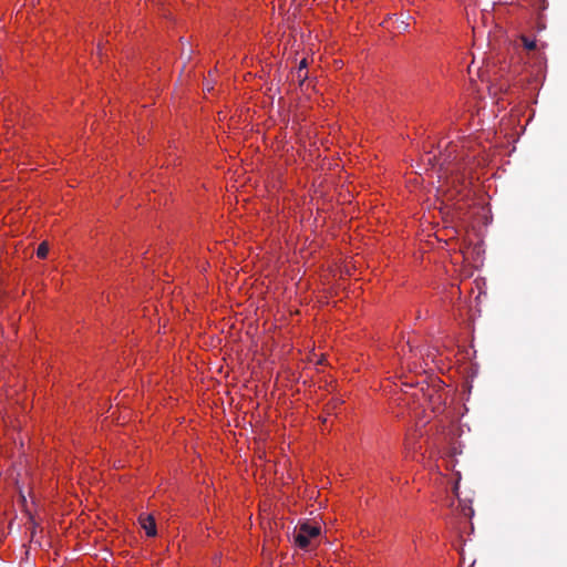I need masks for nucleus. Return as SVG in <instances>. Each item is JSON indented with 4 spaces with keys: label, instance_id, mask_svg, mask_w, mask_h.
I'll use <instances>...</instances> for the list:
<instances>
[{
    "label": "nucleus",
    "instance_id": "20e7f679",
    "mask_svg": "<svg viewBox=\"0 0 567 567\" xmlns=\"http://www.w3.org/2000/svg\"><path fill=\"white\" fill-rule=\"evenodd\" d=\"M307 60L303 59L300 61L298 69L292 72V80H297L300 84L307 79Z\"/></svg>",
    "mask_w": 567,
    "mask_h": 567
},
{
    "label": "nucleus",
    "instance_id": "7ed1b4c3",
    "mask_svg": "<svg viewBox=\"0 0 567 567\" xmlns=\"http://www.w3.org/2000/svg\"><path fill=\"white\" fill-rule=\"evenodd\" d=\"M140 523L148 537L156 535V524L153 516H140Z\"/></svg>",
    "mask_w": 567,
    "mask_h": 567
},
{
    "label": "nucleus",
    "instance_id": "423d86ee",
    "mask_svg": "<svg viewBox=\"0 0 567 567\" xmlns=\"http://www.w3.org/2000/svg\"><path fill=\"white\" fill-rule=\"evenodd\" d=\"M49 252V245L47 241H43L39 245L38 249H37V256L39 258H45Z\"/></svg>",
    "mask_w": 567,
    "mask_h": 567
},
{
    "label": "nucleus",
    "instance_id": "0eeeda50",
    "mask_svg": "<svg viewBox=\"0 0 567 567\" xmlns=\"http://www.w3.org/2000/svg\"><path fill=\"white\" fill-rule=\"evenodd\" d=\"M450 147L454 148L455 145H451ZM452 152H454V150L449 151L447 154L444 155V158L442 162V165H447L446 171H449V165L451 164L450 157H451Z\"/></svg>",
    "mask_w": 567,
    "mask_h": 567
},
{
    "label": "nucleus",
    "instance_id": "f257e3e1",
    "mask_svg": "<svg viewBox=\"0 0 567 567\" xmlns=\"http://www.w3.org/2000/svg\"><path fill=\"white\" fill-rule=\"evenodd\" d=\"M320 527L310 525L309 523H303L300 525L299 529L295 533V543L301 548L306 549L310 539L319 536Z\"/></svg>",
    "mask_w": 567,
    "mask_h": 567
},
{
    "label": "nucleus",
    "instance_id": "39448f33",
    "mask_svg": "<svg viewBox=\"0 0 567 567\" xmlns=\"http://www.w3.org/2000/svg\"><path fill=\"white\" fill-rule=\"evenodd\" d=\"M520 40L523 42L524 48L528 51H533L537 48L536 40L534 39H529L526 35H522Z\"/></svg>",
    "mask_w": 567,
    "mask_h": 567
},
{
    "label": "nucleus",
    "instance_id": "f03ea898",
    "mask_svg": "<svg viewBox=\"0 0 567 567\" xmlns=\"http://www.w3.org/2000/svg\"><path fill=\"white\" fill-rule=\"evenodd\" d=\"M461 478L460 473H457V481L455 482L453 486V493L458 498V505L461 507V512L465 517L471 518L474 515V509L471 506L472 501L471 499H462L458 496V481Z\"/></svg>",
    "mask_w": 567,
    "mask_h": 567
},
{
    "label": "nucleus",
    "instance_id": "6e6552de",
    "mask_svg": "<svg viewBox=\"0 0 567 567\" xmlns=\"http://www.w3.org/2000/svg\"><path fill=\"white\" fill-rule=\"evenodd\" d=\"M401 23H402L403 31H406L409 28V23H406L405 21H402Z\"/></svg>",
    "mask_w": 567,
    "mask_h": 567
}]
</instances>
